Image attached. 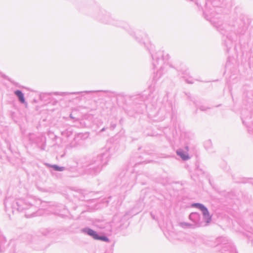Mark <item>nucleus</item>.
Listing matches in <instances>:
<instances>
[{
    "label": "nucleus",
    "mask_w": 253,
    "mask_h": 253,
    "mask_svg": "<svg viewBox=\"0 0 253 253\" xmlns=\"http://www.w3.org/2000/svg\"><path fill=\"white\" fill-rule=\"evenodd\" d=\"M36 203V200L30 197L16 199L8 197L5 199L4 204L5 211L9 215L10 212L13 213L15 211H24L27 217H31L41 215L43 212L42 210H38Z\"/></svg>",
    "instance_id": "f257e3e1"
},
{
    "label": "nucleus",
    "mask_w": 253,
    "mask_h": 253,
    "mask_svg": "<svg viewBox=\"0 0 253 253\" xmlns=\"http://www.w3.org/2000/svg\"><path fill=\"white\" fill-rule=\"evenodd\" d=\"M111 156L110 148H107L100 154L92 158L85 166V172L87 174L96 175L108 164Z\"/></svg>",
    "instance_id": "f03ea898"
},
{
    "label": "nucleus",
    "mask_w": 253,
    "mask_h": 253,
    "mask_svg": "<svg viewBox=\"0 0 253 253\" xmlns=\"http://www.w3.org/2000/svg\"><path fill=\"white\" fill-rule=\"evenodd\" d=\"M28 136L32 143L36 144L42 150L45 149L46 138L42 133H29Z\"/></svg>",
    "instance_id": "7ed1b4c3"
},
{
    "label": "nucleus",
    "mask_w": 253,
    "mask_h": 253,
    "mask_svg": "<svg viewBox=\"0 0 253 253\" xmlns=\"http://www.w3.org/2000/svg\"><path fill=\"white\" fill-rule=\"evenodd\" d=\"M135 179V175L132 173L130 175H125L121 178V189L124 192L131 189Z\"/></svg>",
    "instance_id": "20e7f679"
},
{
    "label": "nucleus",
    "mask_w": 253,
    "mask_h": 253,
    "mask_svg": "<svg viewBox=\"0 0 253 253\" xmlns=\"http://www.w3.org/2000/svg\"><path fill=\"white\" fill-rule=\"evenodd\" d=\"M192 206L193 207H195L199 209L202 212L203 216L204 218H205L207 220L206 222L209 223L211 221V218L210 215V213L208 209L202 204L201 203H194L192 204Z\"/></svg>",
    "instance_id": "39448f33"
},
{
    "label": "nucleus",
    "mask_w": 253,
    "mask_h": 253,
    "mask_svg": "<svg viewBox=\"0 0 253 253\" xmlns=\"http://www.w3.org/2000/svg\"><path fill=\"white\" fill-rule=\"evenodd\" d=\"M82 233L88 235L96 240L97 238L98 233L94 230L89 227H85L81 230Z\"/></svg>",
    "instance_id": "423d86ee"
},
{
    "label": "nucleus",
    "mask_w": 253,
    "mask_h": 253,
    "mask_svg": "<svg viewBox=\"0 0 253 253\" xmlns=\"http://www.w3.org/2000/svg\"><path fill=\"white\" fill-rule=\"evenodd\" d=\"M176 152L177 155L179 156L183 161H186L190 159V157L188 153L182 149H179L177 150Z\"/></svg>",
    "instance_id": "0eeeda50"
},
{
    "label": "nucleus",
    "mask_w": 253,
    "mask_h": 253,
    "mask_svg": "<svg viewBox=\"0 0 253 253\" xmlns=\"http://www.w3.org/2000/svg\"><path fill=\"white\" fill-rule=\"evenodd\" d=\"M6 246L7 244L5 238L2 235L0 231V253H3Z\"/></svg>",
    "instance_id": "6e6552de"
},
{
    "label": "nucleus",
    "mask_w": 253,
    "mask_h": 253,
    "mask_svg": "<svg viewBox=\"0 0 253 253\" xmlns=\"http://www.w3.org/2000/svg\"><path fill=\"white\" fill-rule=\"evenodd\" d=\"M81 139L79 137H75L74 139L70 142L69 147L70 148H76L80 146L81 144Z\"/></svg>",
    "instance_id": "1a4fd4ad"
},
{
    "label": "nucleus",
    "mask_w": 253,
    "mask_h": 253,
    "mask_svg": "<svg viewBox=\"0 0 253 253\" xmlns=\"http://www.w3.org/2000/svg\"><path fill=\"white\" fill-rule=\"evenodd\" d=\"M151 128L152 127H145V129L143 131L144 136H156L159 134V133L154 132Z\"/></svg>",
    "instance_id": "9d476101"
},
{
    "label": "nucleus",
    "mask_w": 253,
    "mask_h": 253,
    "mask_svg": "<svg viewBox=\"0 0 253 253\" xmlns=\"http://www.w3.org/2000/svg\"><path fill=\"white\" fill-rule=\"evenodd\" d=\"M57 230L52 228H46L42 229V234L44 236H52L56 232Z\"/></svg>",
    "instance_id": "9b49d317"
},
{
    "label": "nucleus",
    "mask_w": 253,
    "mask_h": 253,
    "mask_svg": "<svg viewBox=\"0 0 253 253\" xmlns=\"http://www.w3.org/2000/svg\"><path fill=\"white\" fill-rule=\"evenodd\" d=\"M189 219L194 222H196L200 218L199 214L197 212H192L189 216Z\"/></svg>",
    "instance_id": "f8f14e48"
},
{
    "label": "nucleus",
    "mask_w": 253,
    "mask_h": 253,
    "mask_svg": "<svg viewBox=\"0 0 253 253\" xmlns=\"http://www.w3.org/2000/svg\"><path fill=\"white\" fill-rule=\"evenodd\" d=\"M178 225L183 228H190L194 227L193 224L185 222H179L178 223Z\"/></svg>",
    "instance_id": "ddd939ff"
},
{
    "label": "nucleus",
    "mask_w": 253,
    "mask_h": 253,
    "mask_svg": "<svg viewBox=\"0 0 253 253\" xmlns=\"http://www.w3.org/2000/svg\"><path fill=\"white\" fill-rule=\"evenodd\" d=\"M212 143L210 139L205 142L204 147L207 150L211 151V149L212 148Z\"/></svg>",
    "instance_id": "4468645a"
},
{
    "label": "nucleus",
    "mask_w": 253,
    "mask_h": 253,
    "mask_svg": "<svg viewBox=\"0 0 253 253\" xmlns=\"http://www.w3.org/2000/svg\"><path fill=\"white\" fill-rule=\"evenodd\" d=\"M15 93L18 97L20 101L22 103H24L25 102V99H24V95H23V94L22 93V92L21 91H20V90H16L15 92Z\"/></svg>",
    "instance_id": "2eb2a0df"
},
{
    "label": "nucleus",
    "mask_w": 253,
    "mask_h": 253,
    "mask_svg": "<svg viewBox=\"0 0 253 253\" xmlns=\"http://www.w3.org/2000/svg\"><path fill=\"white\" fill-rule=\"evenodd\" d=\"M62 134L66 137H69L72 134V127H68L65 131H62Z\"/></svg>",
    "instance_id": "dca6fc26"
},
{
    "label": "nucleus",
    "mask_w": 253,
    "mask_h": 253,
    "mask_svg": "<svg viewBox=\"0 0 253 253\" xmlns=\"http://www.w3.org/2000/svg\"><path fill=\"white\" fill-rule=\"evenodd\" d=\"M50 167L55 171H61L66 169L64 167H60L56 165H51Z\"/></svg>",
    "instance_id": "f3484780"
},
{
    "label": "nucleus",
    "mask_w": 253,
    "mask_h": 253,
    "mask_svg": "<svg viewBox=\"0 0 253 253\" xmlns=\"http://www.w3.org/2000/svg\"><path fill=\"white\" fill-rule=\"evenodd\" d=\"M96 240H101V241H105V242H109V239L107 236H106L105 235H100L98 234L97 235V238H96Z\"/></svg>",
    "instance_id": "a211bd4d"
},
{
    "label": "nucleus",
    "mask_w": 253,
    "mask_h": 253,
    "mask_svg": "<svg viewBox=\"0 0 253 253\" xmlns=\"http://www.w3.org/2000/svg\"><path fill=\"white\" fill-rule=\"evenodd\" d=\"M66 170H67L68 171H71V172H75V171H76L77 169H76V168L75 167H71V168L66 169Z\"/></svg>",
    "instance_id": "6ab92c4d"
},
{
    "label": "nucleus",
    "mask_w": 253,
    "mask_h": 253,
    "mask_svg": "<svg viewBox=\"0 0 253 253\" xmlns=\"http://www.w3.org/2000/svg\"><path fill=\"white\" fill-rule=\"evenodd\" d=\"M248 128H249L248 129V132L250 134L253 135V127H248Z\"/></svg>",
    "instance_id": "aec40b11"
},
{
    "label": "nucleus",
    "mask_w": 253,
    "mask_h": 253,
    "mask_svg": "<svg viewBox=\"0 0 253 253\" xmlns=\"http://www.w3.org/2000/svg\"><path fill=\"white\" fill-rule=\"evenodd\" d=\"M150 215H151V217L153 219H156V218H155V215L153 214L152 212L150 213Z\"/></svg>",
    "instance_id": "412c9836"
},
{
    "label": "nucleus",
    "mask_w": 253,
    "mask_h": 253,
    "mask_svg": "<svg viewBox=\"0 0 253 253\" xmlns=\"http://www.w3.org/2000/svg\"><path fill=\"white\" fill-rule=\"evenodd\" d=\"M185 152H187V153L188 152V151H189V147L188 146H185Z\"/></svg>",
    "instance_id": "4be33fe9"
},
{
    "label": "nucleus",
    "mask_w": 253,
    "mask_h": 253,
    "mask_svg": "<svg viewBox=\"0 0 253 253\" xmlns=\"http://www.w3.org/2000/svg\"><path fill=\"white\" fill-rule=\"evenodd\" d=\"M105 127H103L100 132H103V131H105Z\"/></svg>",
    "instance_id": "5701e85b"
},
{
    "label": "nucleus",
    "mask_w": 253,
    "mask_h": 253,
    "mask_svg": "<svg viewBox=\"0 0 253 253\" xmlns=\"http://www.w3.org/2000/svg\"><path fill=\"white\" fill-rule=\"evenodd\" d=\"M21 131H22V133H24L23 130L22 129H21Z\"/></svg>",
    "instance_id": "b1692460"
}]
</instances>
